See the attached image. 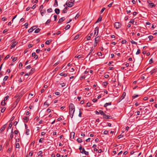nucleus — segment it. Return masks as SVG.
<instances>
[{
  "instance_id": "nucleus-39",
  "label": "nucleus",
  "mask_w": 157,
  "mask_h": 157,
  "mask_svg": "<svg viewBox=\"0 0 157 157\" xmlns=\"http://www.w3.org/2000/svg\"><path fill=\"white\" fill-rule=\"evenodd\" d=\"M148 37L150 40H151L153 39V37L152 36H148Z\"/></svg>"
},
{
  "instance_id": "nucleus-59",
  "label": "nucleus",
  "mask_w": 157,
  "mask_h": 157,
  "mask_svg": "<svg viewBox=\"0 0 157 157\" xmlns=\"http://www.w3.org/2000/svg\"><path fill=\"white\" fill-rule=\"evenodd\" d=\"M38 58V56L37 55H36L34 56V58L35 59H37Z\"/></svg>"
},
{
  "instance_id": "nucleus-17",
  "label": "nucleus",
  "mask_w": 157,
  "mask_h": 157,
  "mask_svg": "<svg viewBox=\"0 0 157 157\" xmlns=\"http://www.w3.org/2000/svg\"><path fill=\"white\" fill-rule=\"evenodd\" d=\"M13 129H12L11 132V135L10 136V140H11L13 138Z\"/></svg>"
},
{
  "instance_id": "nucleus-41",
  "label": "nucleus",
  "mask_w": 157,
  "mask_h": 157,
  "mask_svg": "<svg viewBox=\"0 0 157 157\" xmlns=\"http://www.w3.org/2000/svg\"><path fill=\"white\" fill-rule=\"evenodd\" d=\"M12 58L13 57H11V58L13 59V62H14L17 59V57H14L13 58Z\"/></svg>"
},
{
  "instance_id": "nucleus-8",
  "label": "nucleus",
  "mask_w": 157,
  "mask_h": 157,
  "mask_svg": "<svg viewBox=\"0 0 157 157\" xmlns=\"http://www.w3.org/2000/svg\"><path fill=\"white\" fill-rule=\"evenodd\" d=\"M78 149L80 150V152L82 154H83V152H84L85 151L84 148L82 147L81 146H80L79 147Z\"/></svg>"
},
{
  "instance_id": "nucleus-38",
  "label": "nucleus",
  "mask_w": 157,
  "mask_h": 157,
  "mask_svg": "<svg viewBox=\"0 0 157 157\" xmlns=\"http://www.w3.org/2000/svg\"><path fill=\"white\" fill-rule=\"evenodd\" d=\"M140 52V49H138L137 50V52L136 53V55H138L139 54Z\"/></svg>"
},
{
  "instance_id": "nucleus-45",
  "label": "nucleus",
  "mask_w": 157,
  "mask_h": 157,
  "mask_svg": "<svg viewBox=\"0 0 157 157\" xmlns=\"http://www.w3.org/2000/svg\"><path fill=\"white\" fill-rule=\"evenodd\" d=\"M98 36L96 37V38H95V40H94L95 43H98Z\"/></svg>"
},
{
  "instance_id": "nucleus-18",
  "label": "nucleus",
  "mask_w": 157,
  "mask_h": 157,
  "mask_svg": "<svg viewBox=\"0 0 157 157\" xmlns=\"http://www.w3.org/2000/svg\"><path fill=\"white\" fill-rule=\"evenodd\" d=\"M157 71V69L155 68L154 69L152 70H151L150 72V73L151 75H152L156 71Z\"/></svg>"
},
{
  "instance_id": "nucleus-62",
  "label": "nucleus",
  "mask_w": 157,
  "mask_h": 157,
  "mask_svg": "<svg viewBox=\"0 0 157 157\" xmlns=\"http://www.w3.org/2000/svg\"><path fill=\"white\" fill-rule=\"evenodd\" d=\"M36 7V4H35L33 5V6L32 7V9H34Z\"/></svg>"
},
{
  "instance_id": "nucleus-2",
  "label": "nucleus",
  "mask_w": 157,
  "mask_h": 157,
  "mask_svg": "<svg viewBox=\"0 0 157 157\" xmlns=\"http://www.w3.org/2000/svg\"><path fill=\"white\" fill-rule=\"evenodd\" d=\"M20 100V98H17L15 101L14 102L13 105L12 106V108H13V109L17 105V104L19 101Z\"/></svg>"
},
{
  "instance_id": "nucleus-24",
  "label": "nucleus",
  "mask_w": 157,
  "mask_h": 157,
  "mask_svg": "<svg viewBox=\"0 0 157 157\" xmlns=\"http://www.w3.org/2000/svg\"><path fill=\"white\" fill-rule=\"evenodd\" d=\"M40 30V29L39 28H37L36 29L35 31V33H38Z\"/></svg>"
},
{
  "instance_id": "nucleus-33",
  "label": "nucleus",
  "mask_w": 157,
  "mask_h": 157,
  "mask_svg": "<svg viewBox=\"0 0 157 157\" xmlns=\"http://www.w3.org/2000/svg\"><path fill=\"white\" fill-rule=\"evenodd\" d=\"M51 21V20L50 19L48 20L45 23V25H47L48 24H49L50 23Z\"/></svg>"
},
{
  "instance_id": "nucleus-14",
  "label": "nucleus",
  "mask_w": 157,
  "mask_h": 157,
  "mask_svg": "<svg viewBox=\"0 0 157 157\" xmlns=\"http://www.w3.org/2000/svg\"><path fill=\"white\" fill-rule=\"evenodd\" d=\"M65 20V18L64 17H62L60 18L58 21V22L59 23H61L63 21Z\"/></svg>"
},
{
  "instance_id": "nucleus-3",
  "label": "nucleus",
  "mask_w": 157,
  "mask_h": 157,
  "mask_svg": "<svg viewBox=\"0 0 157 157\" xmlns=\"http://www.w3.org/2000/svg\"><path fill=\"white\" fill-rule=\"evenodd\" d=\"M114 25V27L117 29L120 28L121 26V24L119 22H115Z\"/></svg>"
},
{
  "instance_id": "nucleus-46",
  "label": "nucleus",
  "mask_w": 157,
  "mask_h": 157,
  "mask_svg": "<svg viewBox=\"0 0 157 157\" xmlns=\"http://www.w3.org/2000/svg\"><path fill=\"white\" fill-rule=\"evenodd\" d=\"M6 109V108H5V107H4V108H3L1 109V112H2V113H3V112H4L5 111V110Z\"/></svg>"
},
{
  "instance_id": "nucleus-37",
  "label": "nucleus",
  "mask_w": 157,
  "mask_h": 157,
  "mask_svg": "<svg viewBox=\"0 0 157 157\" xmlns=\"http://www.w3.org/2000/svg\"><path fill=\"white\" fill-rule=\"evenodd\" d=\"M80 109H79V114H78V116L80 117H81L82 114V113L80 112Z\"/></svg>"
},
{
  "instance_id": "nucleus-61",
  "label": "nucleus",
  "mask_w": 157,
  "mask_h": 157,
  "mask_svg": "<svg viewBox=\"0 0 157 157\" xmlns=\"http://www.w3.org/2000/svg\"><path fill=\"white\" fill-rule=\"evenodd\" d=\"M105 8H103L101 10V13H102L104 11V10H105Z\"/></svg>"
},
{
  "instance_id": "nucleus-56",
  "label": "nucleus",
  "mask_w": 157,
  "mask_h": 157,
  "mask_svg": "<svg viewBox=\"0 0 157 157\" xmlns=\"http://www.w3.org/2000/svg\"><path fill=\"white\" fill-rule=\"evenodd\" d=\"M33 152H30L29 154V156H32L33 155Z\"/></svg>"
},
{
  "instance_id": "nucleus-25",
  "label": "nucleus",
  "mask_w": 157,
  "mask_h": 157,
  "mask_svg": "<svg viewBox=\"0 0 157 157\" xmlns=\"http://www.w3.org/2000/svg\"><path fill=\"white\" fill-rule=\"evenodd\" d=\"M29 132H30L29 129H27L26 130V131L25 132V134L27 135H29Z\"/></svg>"
},
{
  "instance_id": "nucleus-54",
  "label": "nucleus",
  "mask_w": 157,
  "mask_h": 157,
  "mask_svg": "<svg viewBox=\"0 0 157 157\" xmlns=\"http://www.w3.org/2000/svg\"><path fill=\"white\" fill-rule=\"evenodd\" d=\"M8 31V30L7 29H4L3 31V33H5L7 32Z\"/></svg>"
},
{
  "instance_id": "nucleus-52",
  "label": "nucleus",
  "mask_w": 157,
  "mask_h": 157,
  "mask_svg": "<svg viewBox=\"0 0 157 157\" xmlns=\"http://www.w3.org/2000/svg\"><path fill=\"white\" fill-rule=\"evenodd\" d=\"M79 16L80 15L78 14H77L75 17V19H77L79 17Z\"/></svg>"
},
{
  "instance_id": "nucleus-10",
  "label": "nucleus",
  "mask_w": 157,
  "mask_h": 157,
  "mask_svg": "<svg viewBox=\"0 0 157 157\" xmlns=\"http://www.w3.org/2000/svg\"><path fill=\"white\" fill-rule=\"evenodd\" d=\"M36 28V27L35 26H33L29 29L28 32L29 33H31L33 32Z\"/></svg>"
},
{
  "instance_id": "nucleus-55",
  "label": "nucleus",
  "mask_w": 157,
  "mask_h": 157,
  "mask_svg": "<svg viewBox=\"0 0 157 157\" xmlns=\"http://www.w3.org/2000/svg\"><path fill=\"white\" fill-rule=\"evenodd\" d=\"M27 69H30L31 68V66L30 65H29L27 66L26 68Z\"/></svg>"
},
{
  "instance_id": "nucleus-40",
  "label": "nucleus",
  "mask_w": 157,
  "mask_h": 157,
  "mask_svg": "<svg viewBox=\"0 0 157 157\" xmlns=\"http://www.w3.org/2000/svg\"><path fill=\"white\" fill-rule=\"evenodd\" d=\"M35 68H32L31 69V72H31V73H33L35 71Z\"/></svg>"
},
{
  "instance_id": "nucleus-11",
  "label": "nucleus",
  "mask_w": 157,
  "mask_h": 157,
  "mask_svg": "<svg viewBox=\"0 0 157 157\" xmlns=\"http://www.w3.org/2000/svg\"><path fill=\"white\" fill-rule=\"evenodd\" d=\"M17 42L16 41H15V40H14L13 42V43L12 45H11V48H13L15 46L17 45Z\"/></svg>"
},
{
  "instance_id": "nucleus-19",
  "label": "nucleus",
  "mask_w": 157,
  "mask_h": 157,
  "mask_svg": "<svg viewBox=\"0 0 157 157\" xmlns=\"http://www.w3.org/2000/svg\"><path fill=\"white\" fill-rule=\"evenodd\" d=\"M149 6L151 8H152L153 7L155 6V5L153 3H149Z\"/></svg>"
},
{
  "instance_id": "nucleus-28",
  "label": "nucleus",
  "mask_w": 157,
  "mask_h": 157,
  "mask_svg": "<svg viewBox=\"0 0 157 157\" xmlns=\"http://www.w3.org/2000/svg\"><path fill=\"white\" fill-rule=\"evenodd\" d=\"M70 25H68L65 26L64 29L66 30H67L70 28Z\"/></svg>"
},
{
  "instance_id": "nucleus-53",
  "label": "nucleus",
  "mask_w": 157,
  "mask_h": 157,
  "mask_svg": "<svg viewBox=\"0 0 157 157\" xmlns=\"http://www.w3.org/2000/svg\"><path fill=\"white\" fill-rule=\"evenodd\" d=\"M83 154H84L86 155H89V152L88 151H85L84 152H83Z\"/></svg>"
},
{
  "instance_id": "nucleus-60",
  "label": "nucleus",
  "mask_w": 157,
  "mask_h": 157,
  "mask_svg": "<svg viewBox=\"0 0 157 157\" xmlns=\"http://www.w3.org/2000/svg\"><path fill=\"white\" fill-rule=\"evenodd\" d=\"M78 37H79V35H77L75 36V37L74 39L76 40V39H77L78 38Z\"/></svg>"
},
{
  "instance_id": "nucleus-58",
  "label": "nucleus",
  "mask_w": 157,
  "mask_h": 157,
  "mask_svg": "<svg viewBox=\"0 0 157 157\" xmlns=\"http://www.w3.org/2000/svg\"><path fill=\"white\" fill-rule=\"evenodd\" d=\"M43 5H41L40 6L39 10H43Z\"/></svg>"
},
{
  "instance_id": "nucleus-34",
  "label": "nucleus",
  "mask_w": 157,
  "mask_h": 157,
  "mask_svg": "<svg viewBox=\"0 0 157 157\" xmlns=\"http://www.w3.org/2000/svg\"><path fill=\"white\" fill-rule=\"evenodd\" d=\"M130 42L132 44H137V43H136V42H135V41H134L133 40L130 41Z\"/></svg>"
},
{
  "instance_id": "nucleus-15",
  "label": "nucleus",
  "mask_w": 157,
  "mask_h": 157,
  "mask_svg": "<svg viewBox=\"0 0 157 157\" xmlns=\"http://www.w3.org/2000/svg\"><path fill=\"white\" fill-rule=\"evenodd\" d=\"M111 104H112V102H109V103H105L104 105V107H106L107 106H108V105H111Z\"/></svg>"
},
{
  "instance_id": "nucleus-31",
  "label": "nucleus",
  "mask_w": 157,
  "mask_h": 157,
  "mask_svg": "<svg viewBox=\"0 0 157 157\" xmlns=\"http://www.w3.org/2000/svg\"><path fill=\"white\" fill-rule=\"evenodd\" d=\"M16 147L17 148H19L20 147V145L19 143H16L15 144Z\"/></svg>"
},
{
  "instance_id": "nucleus-43",
  "label": "nucleus",
  "mask_w": 157,
  "mask_h": 157,
  "mask_svg": "<svg viewBox=\"0 0 157 157\" xmlns=\"http://www.w3.org/2000/svg\"><path fill=\"white\" fill-rule=\"evenodd\" d=\"M101 17H99L98 20L97 21H96V22H99L101 20Z\"/></svg>"
},
{
  "instance_id": "nucleus-1",
  "label": "nucleus",
  "mask_w": 157,
  "mask_h": 157,
  "mask_svg": "<svg viewBox=\"0 0 157 157\" xmlns=\"http://www.w3.org/2000/svg\"><path fill=\"white\" fill-rule=\"evenodd\" d=\"M69 114L71 118H72L75 111V106L72 103L70 104L69 106Z\"/></svg>"
},
{
  "instance_id": "nucleus-12",
  "label": "nucleus",
  "mask_w": 157,
  "mask_h": 157,
  "mask_svg": "<svg viewBox=\"0 0 157 157\" xmlns=\"http://www.w3.org/2000/svg\"><path fill=\"white\" fill-rule=\"evenodd\" d=\"M40 11L42 16H43L46 13V10L44 9L40 10Z\"/></svg>"
},
{
  "instance_id": "nucleus-48",
  "label": "nucleus",
  "mask_w": 157,
  "mask_h": 157,
  "mask_svg": "<svg viewBox=\"0 0 157 157\" xmlns=\"http://www.w3.org/2000/svg\"><path fill=\"white\" fill-rule=\"evenodd\" d=\"M9 96L8 95H7L5 98H4V100H5V101L7 100L8 98H9Z\"/></svg>"
},
{
  "instance_id": "nucleus-4",
  "label": "nucleus",
  "mask_w": 157,
  "mask_h": 157,
  "mask_svg": "<svg viewBox=\"0 0 157 157\" xmlns=\"http://www.w3.org/2000/svg\"><path fill=\"white\" fill-rule=\"evenodd\" d=\"M66 5L69 7H71L74 5V3L70 2L69 1H67L66 2Z\"/></svg>"
},
{
  "instance_id": "nucleus-57",
  "label": "nucleus",
  "mask_w": 157,
  "mask_h": 157,
  "mask_svg": "<svg viewBox=\"0 0 157 157\" xmlns=\"http://www.w3.org/2000/svg\"><path fill=\"white\" fill-rule=\"evenodd\" d=\"M55 94L56 95H59L60 94V93L59 92H55Z\"/></svg>"
},
{
  "instance_id": "nucleus-47",
  "label": "nucleus",
  "mask_w": 157,
  "mask_h": 157,
  "mask_svg": "<svg viewBox=\"0 0 157 157\" xmlns=\"http://www.w3.org/2000/svg\"><path fill=\"white\" fill-rule=\"evenodd\" d=\"M28 23L27 22H26L25 24L24 25L26 28H27L28 27Z\"/></svg>"
},
{
  "instance_id": "nucleus-49",
  "label": "nucleus",
  "mask_w": 157,
  "mask_h": 157,
  "mask_svg": "<svg viewBox=\"0 0 157 157\" xmlns=\"http://www.w3.org/2000/svg\"><path fill=\"white\" fill-rule=\"evenodd\" d=\"M108 131L107 130H105L104 132V134L105 135H107L108 133Z\"/></svg>"
},
{
  "instance_id": "nucleus-6",
  "label": "nucleus",
  "mask_w": 157,
  "mask_h": 157,
  "mask_svg": "<svg viewBox=\"0 0 157 157\" xmlns=\"http://www.w3.org/2000/svg\"><path fill=\"white\" fill-rule=\"evenodd\" d=\"M99 28L98 27H97L94 30V35H96L97 36L98 33Z\"/></svg>"
},
{
  "instance_id": "nucleus-32",
  "label": "nucleus",
  "mask_w": 157,
  "mask_h": 157,
  "mask_svg": "<svg viewBox=\"0 0 157 157\" xmlns=\"http://www.w3.org/2000/svg\"><path fill=\"white\" fill-rule=\"evenodd\" d=\"M107 84L108 83L105 82H104L102 83L103 85L105 86H106Z\"/></svg>"
},
{
  "instance_id": "nucleus-7",
  "label": "nucleus",
  "mask_w": 157,
  "mask_h": 157,
  "mask_svg": "<svg viewBox=\"0 0 157 157\" xmlns=\"http://www.w3.org/2000/svg\"><path fill=\"white\" fill-rule=\"evenodd\" d=\"M6 128V125L5 124L3 125L0 129V134L3 132Z\"/></svg>"
},
{
  "instance_id": "nucleus-27",
  "label": "nucleus",
  "mask_w": 157,
  "mask_h": 157,
  "mask_svg": "<svg viewBox=\"0 0 157 157\" xmlns=\"http://www.w3.org/2000/svg\"><path fill=\"white\" fill-rule=\"evenodd\" d=\"M55 3L54 5V6L55 7H57L58 6V2L57 0H55Z\"/></svg>"
},
{
  "instance_id": "nucleus-16",
  "label": "nucleus",
  "mask_w": 157,
  "mask_h": 157,
  "mask_svg": "<svg viewBox=\"0 0 157 157\" xmlns=\"http://www.w3.org/2000/svg\"><path fill=\"white\" fill-rule=\"evenodd\" d=\"M55 12L57 14H59L60 13V10L59 9L56 8L55 10Z\"/></svg>"
},
{
  "instance_id": "nucleus-5",
  "label": "nucleus",
  "mask_w": 157,
  "mask_h": 157,
  "mask_svg": "<svg viewBox=\"0 0 157 157\" xmlns=\"http://www.w3.org/2000/svg\"><path fill=\"white\" fill-rule=\"evenodd\" d=\"M103 117L104 118H105L106 119H111V116L108 115H106L105 113H104V114L103 115Z\"/></svg>"
},
{
  "instance_id": "nucleus-50",
  "label": "nucleus",
  "mask_w": 157,
  "mask_h": 157,
  "mask_svg": "<svg viewBox=\"0 0 157 157\" xmlns=\"http://www.w3.org/2000/svg\"><path fill=\"white\" fill-rule=\"evenodd\" d=\"M9 57H10V56H9V55H7L6 56V57L4 58V59L5 60H6V59H7L9 58Z\"/></svg>"
},
{
  "instance_id": "nucleus-44",
  "label": "nucleus",
  "mask_w": 157,
  "mask_h": 157,
  "mask_svg": "<svg viewBox=\"0 0 157 157\" xmlns=\"http://www.w3.org/2000/svg\"><path fill=\"white\" fill-rule=\"evenodd\" d=\"M97 55L99 56H102V53L101 52H98L97 53Z\"/></svg>"
},
{
  "instance_id": "nucleus-42",
  "label": "nucleus",
  "mask_w": 157,
  "mask_h": 157,
  "mask_svg": "<svg viewBox=\"0 0 157 157\" xmlns=\"http://www.w3.org/2000/svg\"><path fill=\"white\" fill-rule=\"evenodd\" d=\"M50 43V40H48L46 41L45 43L46 44H49Z\"/></svg>"
},
{
  "instance_id": "nucleus-51",
  "label": "nucleus",
  "mask_w": 157,
  "mask_h": 157,
  "mask_svg": "<svg viewBox=\"0 0 157 157\" xmlns=\"http://www.w3.org/2000/svg\"><path fill=\"white\" fill-rule=\"evenodd\" d=\"M134 22V20L133 19H131L130 21H129L130 23H132V24H133Z\"/></svg>"
},
{
  "instance_id": "nucleus-64",
  "label": "nucleus",
  "mask_w": 157,
  "mask_h": 157,
  "mask_svg": "<svg viewBox=\"0 0 157 157\" xmlns=\"http://www.w3.org/2000/svg\"><path fill=\"white\" fill-rule=\"evenodd\" d=\"M126 41L125 40H124L121 41V43L122 44H124L126 43Z\"/></svg>"
},
{
  "instance_id": "nucleus-29",
  "label": "nucleus",
  "mask_w": 157,
  "mask_h": 157,
  "mask_svg": "<svg viewBox=\"0 0 157 157\" xmlns=\"http://www.w3.org/2000/svg\"><path fill=\"white\" fill-rule=\"evenodd\" d=\"M77 141H78V143H81L82 142V140L80 138H78L77 139Z\"/></svg>"
},
{
  "instance_id": "nucleus-21",
  "label": "nucleus",
  "mask_w": 157,
  "mask_h": 157,
  "mask_svg": "<svg viewBox=\"0 0 157 157\" xmlns=\"http://www.w3.org/2000/svg\"><path fill=\"white\" fill-rule=\"evenodd\" d=\"M1 104L2 105L4 106L6 105V103L5 102V100H3L1 102Z\"/></svg>"
},
{
  "instance_id": "nucleus-36",
  "label": "nucleus",
  "mask_w": 157,
  "mask_h": 157,
  "mask_svg": "<svg viewBox=\"0 0 157 157\" xmlns=\"http://www.w3.org/2000/svg\"><path fill=\"white\" fill-rule=\"evenodd\" d=\"M8 78V76H5L3 79V81H6L7 80Z\"/></svg>"
},
{
  "instance_id": "nucleus-23",
  "label": "nucleus",
  "mask_w": 157,
  "mask_h": 157,
  "mask_svg": "<svg viewBox=\"0 0 157 157\" xmlns=\"http://www.w3.org/2000/svg\"><path fill=\"white\" fill-rule=\"evenodd\" d=\"M99 114H101L102 115H103L105 113L103 112V111L101 110H99Z\"/></svg>"
},
{
  "instance_id": "nucleus-26",
  "label": "nucleus",
  "mask_w": 157,
  "mask_h": 157,
  "mask_svg": "<svg viewBox=\"0 0 157 157\" xmlns=\"http://www.w3.org/2000/svg\"><path fill=\"white\" fill-rule=\"evenodd\" d=\"M59 75L60 76H64V77H66L67 76V74H64L63 73H61L59 74Z\"/></svg>"
},
{
  "instance_id": "nucleus-20",
  "label": "nucleus",
  "mask_w": 157,
  "mask_h": 157,
  "mask_svg": "<svg viewBox=\"0 0 157 157\" xmlns=\"http://www.w3.org/2000/svg\"><path fill=\"white\" fill-rule=\"evenodd\" d=\"M75 133L74 132H72L70 134L71 138H74L75 136Z\"/></svg>"
},
{
  "instance_id": "nucleus-9",
  "label": "nucleus",
  "mask_w": 157,
  "mask_h": 157,
  "mask_svg": "<svg viewBox=\"0 0 157 157\" xmlns=\"http://www.w3.org/2000/svg\"><path fill=\"white\" fill-rule=\"evenodd\" d=\"M43 152L42 151H38L37 153V155L40 157H42L43 156Z\"/></svg>"
},
{
  "instance_id": "nucleus-63",
  "label": "nucleus",
  "mask_w": 157,
  "mask_h": 157,
  "mask_svg": "<svg viewBox=\"0 0 157 157\" xmlns=\"http://www.w3.org/2000/svg\"><path fill=\"white\" fill-rule=\"evenodd\" d=\"M60 85H61L62 87H63L65 86V84L64 83H60Z\"/></svg>"
},
{
  "instance_id": "nucleus-30",
  "label": "nucleus",
  "mask_w": 157,
  "mask_h": 157,
  "mask_svg": "<svg viewBox=\"0 0 157 157\" xmlns=\"http://www.w3.org/2000/svg\"><path fill=\"white\" fill-rule=\"evenodd\" d=\"M24 120H26V122H28L29 120V118L27 117H25L23 118Z\"/></svg>"
},
{
  "instance_id": "nucleus-35",
  "label": "nucleus",
  "mask_w": 157,
  "mask_h": 157,
  "mask_svg": "<svg viewBox=\"0 0 157 157\" xmlns=\"http://www.w3.org/2000/svg\"><path fill=\"white\" fill-rule=\"evenodd\" d=\"M47 11L48 13L51 12L52 11V9L51 8H49L47 10Z\"/></svg>"
},
{
  "instance_id": "nucleus-13",
  "label": "nucleus",
  "mask_w": 157,
  "mask_h": 157,
  "mask_svg": "<svg viewBox=\"0 0 157 157\" xmlns=\"http://www.w3.org/2000/svg\"><path fill=\"white\" fill-rule=\"evenodd\" d=\"M68 9V8L67 7V6L63 10L62 13H67V11Z\"/></svg>"
},
{
  "instance_id": "nucleus-22",
  "label": "nucleus",
  "mask_w": 157,
  "mask_h": 157,
  "mask_svg": "<svg viewBox=\"0 0 157 157\" xmlns=\"http://www.w3.org/2000/svg\"><path fill=\"white\" fill-rule=\"evenodd\" d=\"M93 48H91V49L90 50V52L88 54V55L86 57H88L89 56V55L92 53V52H93Z\"/></svg>"
}]
</instances>
